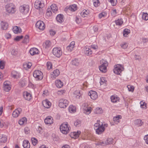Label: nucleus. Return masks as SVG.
I'll list each match as a JSON object with an SVG mask.
<instances>
[{
	"label": "nucleus",
	"instance_id": "f257e3e1",
	"mask_svg": "<svg viewBox=\"0 0 148 148\" xmlns=\"http://www.w3.org/2000/svg\"><path fill=\"white\" fill-rule=\"evenodd\" d=\"M94 129L95 130L96 133L98 134H102L105 130V128L103 126V123L100 125L98 122L95 124Z\"/></svg>",
	"mask_w": 148,
	"mask_h": 148
},
{
	"label": "nucleus",
	"instance_id": "f03ea898",
	"mask_svg": "<svg viewBox=\"0 0 148 148\" xmlns=\"http://www.w3.org/2000/svg\"><path fill=\"white\" fill-rule=\"evenodd\" d=\"M71 129L67 123L65 122L62 123L60 126L61 132L64 134H66L69 132Z\"/></svg>",
	"mask_w": 148,
	"mask_h": 148
},
{
	"label": "nucleus",
	"instance_id": "7ed1b4c3",
	"mask_svg": "<svg viewBox=\"0 0 148 148\" xmlns=\"http://www.w3.org/2000/svg\"><path fill=\"white\" fill-rule=\"evenodd\" d=\"M100 62L101 65L99 67V70L102 72H106L107 71V66L108 65V62L103 59L101 60Z\"/></svg>",
	"mask_w": 148,
	"mask_h": 148
},
{
	"label": "nucleus",
	"instance_id": "20e7f679",
	"mask_svg": "<svg viewBox=\"0 0 148 148\" xmlns=\"http://www.w3.org/2000/svg\"><path fill=\"white\" fill-rule=\"evenodd\" d=\"M124 70L123 66L120 64H117L114 66V68L113 69L114 72L116 74L120 75L121 72Z\"/></svg>",
	"mask_w": 148,
	"mask_h": 148
},
{
	"label": "nucleus",
	"instance_id": "39448f33",
	"mask_svg": "<svg viewBox=\"0 0 148 148\" xmlns=\"http://www.w3.org/2000/svg\"><path fill=\"white\" fill-rule=\"evenodd\" d=\"M33 75L36 80H40L43 77L42 73L39 70L34 71L33 73Z\"/></svg>",
	"mask_w": 148,
	"mask_h": 148
},
{
	"label": "nucleus",
	"instance_id": "423d86ee",
	"mask_svg": "<svg viewBox=\"0 0 148 148\" xmlns=\"http://www.w3.org/2000/svg\"><path fill=\"white\" fill-rule=\"evenodd\" d=\"M29 6L28 5H24L21 6L19 8L21 12L24 14H27L29 12Z\"/></svg>",
	"mask_w": 148,
	"mask_h": 148
},
{
	"label": "nucleus",
	"instance_id": "0eeeda50",
	"mask_svg": "<svg viewBox=\"0 0 148 148\" xmlns=\"http://www.w3.org/2000/svg\"><path fill=\"white\" fill-rule=\"evenodd\" d=\"M53 53L56 57L59 58L62 55V52L60 48L56 47L53 49Z\"/></svg>",
	"mask_w": 148,
	"mask_h": 148
},
{
	"label": "nucleus",
	"instance_id": "6e6552de",
	"mask_svg": "<svg viewBox=\"0 0 148 148\" xmlns=\"http://www.w3.org/2000/svg\"><path fill=\"white\" fill-rule=\"evenodd\" d=\"M59 102V106L61 108H65L69 103V101L66 99H60Z\"/></svg>",
	"mask_w": 148,
	"mask_h": 148
},
{
	"label": "nucleus",
	"instance_id": "1a4fd4ad",
	"mask_svg": "<svg viewBox=\"0 0 148 148\" xmlns=\"http://www.w3.org/2000/svg\"><path fill=\"white\" fill-rule=\"evenodd\" d=\"M5 8L7 12L9 13H13L15 12L14 7L12 3L7 4Z\"/></svg>",
	"mask_w": 148,
	"mask_h": 148
},
{
	"label": "nucleus",
	"instance_id": "9d476101",
	"mask_svg": "<svg viewBox=\"0 0 148 148\" xmlns=\"http://www.w3.org/2000/svg\"><path fill=\"white\" fill-rule=\"evenodd\" d=\"M44 6V3L41 2V1H40L38 0H36L35 2L34 7L37 9H39L40 8H42Z\"/></svg>",
	"mask_w": 148,
	"mask_h": 148
},
{
	"label": "nucleus",
	"instance_id": "9b49d317",
	"mask_svg": "<svg viewBox=\"0 0 148 148\" xmlns=\"http://www.w3.org/2000/svg\"><path fill=\"white\" fill-rule=\"evenodd\" d=\"M44 25V23L41 21H38L36 24V27L41 30H43L45 29Z\"/></svg>",
	"mask_w": 148,
	"mask_h": 148
},
{
	"label": "nucleus",
	"instance_id": "f8f14e48",
	"mask_svg": "<svg viewBox=\"0 0 148 148\" xmlns=\"http://www.w3.org/2000/svg\"><path fill=\"white\" fill-rule=\"evenodd\" d=\"M88 95L93 100H95L98 97L97 93L95 91L93 90L90 91L88 93Z\"/></svg>",
	"mask_w": 148,
	"mask_h": 148
},
{
	"label": "nucleus",
	"instance_id": "ddd939ff",
	"mask_svg": "<svg viewBox=\"0 0 148 148\" xmlns=\"http://www.w3.org/2000/svg\"><path fill=\"white\" fill-rule=\"evenodd\" d=\"M21 112V109L20 108H18L13 112L12 115L14 117L16 118L18 116Z\"/></svg>",
	"mask_w": 148,
	"mask_h": 148
},
{
	"label": "nucleus",
	"instance_id": "4468645a",
	"mask_svg": "<svg viewBox=\"0 0 148 148\" xmlns=\"http://www.w3.org/2000/svg\"><path fill=\"white\" fill-rule=\"evenodd\" d=\"M84 107L83 108V109L84 113L87 114H90L91 111V108L90 107H88L87 105L85 104H84Z\"/></svg>",
	"mask_w": 148,
	"mask_h": 148
},
{
	"label": "nucleus",
	"instance_id": "2eb2a0df",
	"mask_svg": "<svg viewBox=\"0 0 148 148\" xmlns=\"http://www.w3.org/2000/svg\"><path fill=\"white\" fill-rule=\"evenodd\" d=\"M53 119L51 116H48L45 119V122L46 124L50 125L53 123Z\"/></svg>",
	"mask_w": 148,
	"mask_h": 148
},
{
	"label": "nucleus",
	"instance_id": "dca6fc26",
	"mask_svg": "<svg viewBox=\"0 0 148 148\" xmlns=\"http://www.w3.org/2000/svg\"><path fill=\"white\" fill-rule=\"evenodd\" d=\"M42 104L44 107L48 108L51 106V103L47 99L43 101Z\"/></svg>",
	"mask_w": 148,
	"mask_h": 148
},
{
	"label": "nucleus",
	"instance_id": "f3484780",
	"mask_svg": "<svg viewBox=\"0 0 148 148\" xmlns=\"http://www.w3.org/2000/svg\"><path fill=\"white\" fill-rule=\"evenodd\" d=\"M84 53L86 55L89 56L91 55L92 53V50L88 47H85L84 48Z\"/></svg>",
	"mask_w": 148,
	"mask_h": 148
},
{
	"label": "nucleus",
	"instance_id": "a211bd4d",
	"mask_svg": "<svg viewBox=\"0 0 148 148\" xmlns=\"http://www.w3.org/2000/svg\"><path fill=\"white\" fill-rule=\"evenodd\" d=\"M29 52L31 55H34L38 54L39 51L36 48H33L30 49L29 50Z\"/></svg>",
	"mask_w": 148,
	"mask_h": 148
},
{
	"label": "nucleus",
	"instance_id": "6ab92c4d",
	"mask_svg": "<svg viewBox=\"0 0 148 148\" xmlns=\"http://www.w3.org/2000/svg\"><path fill=\"white\" fill-rule=\"evenodd\" d=\"M23 96L25 99L28 101H29L32 98L31 95L27 92H25L24 93Z\"/></svg>",
	"mask_w": 148,
	"mask_h": 148
},
{
	"label": "nucleus",
	"instance_id": "aec40b11",
	"mask_svg": "<svg viewBox=\"0 0 148 148\" xmlns=\"http://www.w3.org/2000/svg\"><path fill=\"white\" fill-rule=\"evenodd\" d=\"M60 74L59 70L56 69L53 71V73L51 74V77L52 78H55L56 77L58 76Z\"/></svg>",
	"mask_w": 148,
	"mask_h": 148
},
{
	"label": "nucleus",
	"instance_id": "412c9836",
	"mask_svg": "<svg viewBox=\"0 0 148 148\" xmlns=\"http://www.w3.org/2000/svg\"><path fill=\"white\" fill-rule=\"evenodd\" d=\"M75 42L74 41L71 42L69 46L67 47V49L69 51H71L75 47Z\"/></svg>",
	"mask_w": 148,
	"mask_h": 148
},
{
	"label": "nucleus",
	"instance_id": "4be33fe9",
	"mask_svg": "<svg viewBox=\"0 0 148 148\" xmlns=\"http://www.w3.org/2000/svg\"><path fill=\"white\" fill-rule=\"evenodd\" d=\"M66 8V9H67L68 10H70L72 12L75 11L77 9L76 5L75 4L71 5L69 7H67Z\"/></svg>",
	"mask_w": 148,
	"mask_h": 148
},
{
	"label": "nucleus",
	"instance_id": "5701e85b",
	"mask_svg": "<svg viewBox=\"0 0 148 148\" xmlns=\"http://www.w3.org/2000/svg\"><path fill=\"white\" fill-rule=\"evenodd\" d=\"M1 29L3 30H6L8 27V24L7 23L4 21H1Z\"/></svg>",
	"mask_w": 148,
	"mask_h": 148
},
{
	"label": "nucleus",
	"instance_id": "b1692460",
	"mask_svg": "<svg viewBox=\"0 0 148 148\" xmlns=\"http://www.w3.org/2000/svg\"><path fill=\"white\" fill-rule=\"evenodd\" d=\"M23 146L24 148H30V144L27 140H25L23 141Z\"/></svg>",
	"mask_w": 148,
	"mask_h": 148
},
{
	"label": "nucleus",
	"instance_id": "393cba45",
	"mask_svg": "<svg viewBox=\"0 0 148 148\" xmlns=\"http://www.w3.org/2000/svg\"><path fill=\"white\" fill-rule=\"evenodd\" d=\"M89 11L88 10H84L80 13L81 16L83 17H86L89 14Z\"/></svg>",
	"mask_w": 148,
	"mask_h": 148
},
{
	"label": "nucleus",
	"instance_id": "a878e982",
	"mask_svg": "<svg viewBox=\"0 0 148 148\" xmlns=\"http://www.w3.org/2000/svg\"><path fill=\"white\" fill-rule=\"evenodd\" d=\"M56 20L58 22L61 23L64 21L63 16L61 14H58L56 17Z\"/></svg>",
	"mask_w": 148,
	"mask_h": 148
},
{
	"label": "nucleus",
	"instance_id": "bb28decb",
	"mask_svg": "<svg viewBox=\"0 0 148 148\" xmlns=\"http://www.w3.org/2000/svg\"><path fill=\"white\" fill-rule=\"evenodd\" d=\"M122 116L121 115H118L114 117L113 118V121L116 124L118 123L119 122V120L121 119Z\"/></svg>",
	"mask_w": 148,
	"mask_h": 148
},
{
	"label": "nucleus",
	"instance_id": "cd10ccee",
	"mask_svg": "<svg viewBox=\"0 0 148 148\" xmlns=\"http://www.w3.org/2000/svg\"><path fill=\"white\" fill-rule=\"evenodd\" d=\"M110 99L111 101L114 103H116L117 101H119V98L114 95L111 96Z\"/></svg>",
	"mask_w": 148,
	"mask_h": 148
},
{
	"label": "nucleus",
	"instance_id": "c85d7f7f",
	"mask_svg": "<svg viewBox=\"0 0 148 148\" xmlns=\"http://www.w3.org/2000/svg\"><path fill=\"white\" fill-rule=\"evenodd\" d=\"M13 30L15 34L20 33L22 31L21 28L19 29V27L16 26H15L13 28Z\"/></svg>",
	"mask_w": 148,
	"mask_h": 148
},
{
	"label": "nucleus",
	"instance_id": "c756f323",
	"mask_svg": "<svg viewBox=\"0 0 148 148\" xmlns=\"http://www.w3.org/2000/svg\"><path fill=\"white\" fill-rule=\"evenodd\" d=\"M71 63L73 65L78 66L79 64V61L78 59H75L72 61Z\"/></svg>",
	"mask_w": 148,
	"mask_h": 148
},
{
	"label": "nucleus",
	"instance_id": "7c9ffc66",
	"mask_svg": "<svg viewBox=\"0 0 148 148\" xmlns=\"http://www.w3.org/2000/svg\"><path fill=\"white\" fill-rule=\"evenodd\" d=\"M7 138L5 135H0V142L5 143L6 142Z\"/></svg>",
	"mask_w": 148,
	"mask_h": 148
},
{
	"label": "nucleus",
	"instance_id": "2f4dec72",
	"mask_svg": "<svg viewBox=\"0 0 148 148\" xmlns=\"http://www.w3.org/2000/svg\"><path fill=\"white\" fill-rule=\"evenodd\" d=\"M56 84L57 87L61 88L63 86V83L60 80H58L56 81Z\"/></svg>",
	"mask_w": 148,
	"mask_h": 148
},
{
	"label": "nucleus",
	"instance_id": "473e14b6",
	"mask_svg": "<svg viewBox=\"0 0 148 148\" xmlns=\"http://www.w3.org/2000/svg\"><path fill=\"white\" fill-rule=\"evenodd\" d=\"M32 65V63L30 62L28 63H25L23 64V66L24 68L27 70V68L28 69L30 68Z\"/></svg>",
	"mask_w": 148,
	"mask_h": 148
},
{
	"label": "nucleus",
	"instance_id": "72a5a7b5",
	"mask_svg": "<svg viewBox=\"0 0 148 148\" xmlns=\"http://www.w3.org/2000/svg\"><path fill=\"white\" fill-rule=\"evenodd\" d=\"M51 10L54 13L57 11L58 8L56 7L55 4H53L51 6Z\"/></svg>",
	"mask_w": 148,
	"mask_h": 148
},
{
	"label": "nucleus",
	"instance_id": "f704fd0d",
	"mask_svg": "<svg viewBox=\"0 0 148 148\" xmlns=\"http://www.w3.org/2000/svg\"><path fill=\"white\" fill-rule=\"evenodd\" d=\"M12 77L15 78H19L20 76L19 74L18 73L15 71H13L12 73Z\"/></svg>",
	"mask_w": 148,
	"mask_h": 148
},
{
	"label": "nucleus",
	"instance_id": "c9c22d12",
	"mask_svg": "<svg viewBox=\"0 0 148 148\" xmlns=\"http://www.w3.org/2000/svg\"><path fill=\"white\" fill-rule=\"evenodd\" d=\"M69 110L71 113H74L76 111V108L75 107L71 105L69 106Z\"/></svg>",
	"mask_w": 148,
	"mask_h": 148
},
{
	"label": "nucleus",
	"instance_id": "e433bc0d",
	"mask_svg": "<svg viewBox=\"0 0 148 148\" xmlns=\"http://www.w3.org/2000/svg\"><path fill=\"white\" fill-rule=\"evenodd\" d=\"M113 139L112 138H108L107 139L106 141L105 142V145H107L112 144L113 142Z\"/></svg>",
	"mask_w": 148,
	"mask_h": 148
},
{
	"label": "nucleus",
	"instance_id": "4c0bfd02",
	"mask_svg": "<svg viewBox=\"0 0 148 148\" xmlns=\"http://www.w3.org/2000/svg\"><path fill=\"white\" fill-rule=\"evenodd\" d=\"M115 23L116 25H121L123 23L122 19H118L115 21Z\"/></svg>",
	"mask_w": 148,
	"mask_h": 148
},
{
	"label": "nucleus",
	"instance_id": "58836bf2",
	"mask_svg": "<svg viewBox=\"0 0 148 148\" xmlns=\"http://www.w3.org/2000/svg\"><path fill=\"white\" fill-rule=\"evenodd\" d=\"M130 33V29H125L123 31V35L125 37H126L128 34Z\"/></svg>",
	"mask_w": 148,
	"mask_h": 148
},
{
	"label": "nucleus",
	"instance_id": "ea45409f",
	"mask_svg": "<svg viewBox=\"0 0 148 148\" xmlns=\"http://www.w3.org/2000/svg\"><path fill=\"white\" fill-rule=\"evenodd\" d=\"M27 121V119L25 117H24L18 121V123L20 125H23L25 122Z\"/></svg>",
	"mask_w": 148,
	"mask_h": 148
},
{
	"label": "nucleus",
	"instance_id": "a19ab883",
	"mask_svg": "<svg viewBox=\"0 0 148 148\" xmlns=\"http://www.w3.org/2000/svg\"><path fill=\"white\" fill-rule=\"evenodd\" d=\"M51 42L48 40H47L45 43V48H49L51 46Z\"/></svg>",
	"mask_w": 148,
	"mask_h": 148
},
{
	"label": "nucleus",
	"instance_id": "79ce46f5",
	"mask_svg": "<svg viewBox=\"0 0 148 148\" xmlns=\"http://www.w3.org/2000/svg\"><path fill=\"white\" fill-rule=\"evenodd\" d=\"M105 143L101 140L95 143L96 145H100L101 146H104L105 145Z\"/></svg>",
	"mask_w": 148,
	"mask_h": 148
},
{
	"label": "nucleus",
	"instance_id": "37998d69",
	"mask_svg": "<svg viewBox=\"0 0 148 148\" xmlns=\"http://www.w3.org/2000/svg\"><path fill=\"white\" fill-rule=\"evenodd\" d=\"M29 41V36L27 35H26L24 38L23 40V41L22 42L23 43H27Z\"/></svg>",
	"mask_w": 148,
	"mask_h": 148
},
{
	"label": "nucleus",
	"instance_id": "c03bdc74",
	"mask_svg": "<svg viewBox=\"0 0 148 148\" xmlns=\"http://www.w3.org/2000/svg\"><path fill=\"white\" fill-rule=\"evenodd\" d=\"M11 89V87L10 85L4 86H3V89L4 91L6 92L9 91Z\"/></svg>",
	"mask_w": 148,
	"mask_h": 148
},
{
	"label": "nucleus",
	"instance_id": "a18cd8bd",
	"mask_svg": "<svg viewBox=\"0 0 148 148\" xmlns=\"http://www.w3.org/2000/svg\"><path fill=\"white\" fill-rule=\"evenodd\" d=\"M95 113L97 114H100L102 113V109L100 108H97L95 111Z\"/></svg>",
	"mask_w": 148,
	"mask_h": 148
},
{
	"label": "nucleus",
	"instance_id": "49530a36",
	"mask_svg": "<svg viewBox=\"0 0 148 148\" xmlns=\"http://www.w3.org/2000/svg\"><path fill=\"white\" fill-rule=\"evenodd\" d=\"M74 94L75 95H77L75 96L77 98H79L81 96V94H80V91L79 90H76L74 92Z\"/></svg>",
	"mask_w": 148,
	"mask_h": 148
},
{
	"label": "nucleus",
	"instance_id": "de8ad7c7",
	"mask_svg": "<svg viewBox=\"0 0 148 148\" xmlns=\"http://www.w3.org/2000/svg\"><path fill=\"white\" fill-rule=\"evenodd\" d=\"M81 123V121L79 120H77L74 122V124L77 127H79Z\"/></svg>",
	"mask_w": 148,
	"mask_h": 148
},
{
	"label": "nucleus",
	"instance_id": "09e8293b",
	"mask_svg": "<svg viewBox=\"0 0 148 148\" xmlns=\"http://www.w3.org/2000/svg\"><path fill=\"white\" fill-rule=\"evenodd\" d=\"M93 0V4L94 5L95 7H97L98 5L99 4V0Z\"/></svg>",
	"mask_w": 148,
	"mask_h": 148
},
{
	"label": "nucleus",
	"instance_id": "8fccbe9b",
	"mask_svg": "<svg viewBox=\"0 0 148 148\" xmlns=\"http://www.w3.org/2000/svg\"><path fill=\"white\" fill-rule=\"evenodd\" d=\"M142 18L143 19L145 20H148V14L147 13H144L143 14L142 16Z\"/></svg>",
	"mask_w": 148,
	"mask_h": 148
},
{
	"label": "nucleus",
	"instance_id": "3c124183",
	"mask_svg": "<svg viewBox=\"0 0 148 148\" xmlns=\"http://www.w3.org/2000/svg\"><path fill=\"white\" fill-rule=\"evenodd\" d=\"M32 140L33 145H36L37 143V140L35 138H32Z\"/></svg>",
	"mask_w": 148,
	"mask_h": 148
},
{
	"label": "nucleus",
	"instance_id": "603ef678",
	"mask_svg": "<svg viewBox=\"0 0 148 148\" xmlns=\"http://www.w3.org/2000/svg\"><path fill=\"white\" fill-rule=\"evenodd\" d=\"M108 1L110 2L112 5L114 6L117 3V0H108Z\"/></svg>",
	"mask_w": 148,
	"mask_h": 148
},
{
	"label": "nucleus",
	"instance_id": "864d4df0",
	"mask_svg": "<svg viewBox=\"0 0 148 148\" xmlns=\"http://www.w3.org/2000/svg\"><path fill=\"white\" fill-rule=\"evenodd\" d=\"M23 37V36H17L15 38H14V40L16 41H19L21 39H22Z\"/></svg>",
	"mask_w": 148,
	"mask_h": 148
},
{
	"label": "nucleus",
	"instance_id": "5fc2aeb1",
	"mask_svg": "<svg viewBox=\"0 0 148 148\" xmlns=\"http://www.w3.org/2000/svg\"><path fill=\"white\" fill-rule=\"evenodd\" d=\"M135 123L136 124H139L140 126H141L143 124V122L140 120L137 119L135 121Z\"/></svg>",
	"mask_w": 148,
	"mask_h": 148
},
{
	"label": "nucleus",
	"instance_id": "6e6d98bb",
	"mask_svg": "<svg viewBox=\"0 0 148 148\" xmlns=\"http://www.w3.org/2000/svg\"><path fill=\"white\" fill-rule=\"evenodd\" d=\"M47 68L49 70L52 68V64L50 62H48L47 64Z\"/></svg>",
	"mask_w": 148,
	"mask_h": 148
},
{
	"label": "nucleus",
	"instance_id": "4d7b16f0",
	"mask_svg": "<svg viewBox=\"0 0 148 148\" xmlns=\"http://www.w3.org/2000/svg\"><path fill=\"white\" fill-rule=\"evenodd\" d=\"M4 62L3 61H0V68L1 69H3L4 68Z\"/></svg>",
	"mask_w": 148,
	"mask_h": 148
},
{
	"label": "nucleus",
	"instance_id": "13d9d810",
	"mask_svg": "<svg viewBox=\"0 0 148 148\" xmlns=\"http://www.w3.org/2000/svg\"><path fill=\"white\" fill-rule=\"evenodd\" d=\"M106 81L105 79V78L103 77H102L100 79V84L101 85H102L104 83H106Z\"/></svg>",
	"mask_w": 148,
	"mask_h": 148
},
{
	"label": "nucleus",
	"instance_id": "bf43d9fd",
	"mask_svg": "<svg viewBox=\"0 0 148 148\" xmlns=\"http://www.w3.org/2000/svg\"><path fill=\"white\" fill-rule=\"evenodd\" d=\"M116 14V9L113 10L111 11V14L113 16H115Z\"/></svg>",
	"mask_w": 148,
	"mask_h": 148
},
{
	"label": "nucleus",
	"instance_id": "052dcab7",
	"mask_svg": "<svg viewBox=\"0 0 148 148\" xmlns=\"http://www.w3.org/2000/svg\"><path fill=\"white\" fill-rule=\"evenodd\" d=\"M19 85L21 87H23L25 85V81L23 80H21L19 82Z\"/></svg>",
	"mask_w": 148,
	"mask_h": 148
},
{
	"label": "nucleus",
	"instance_id": "680f3d73",
	"mask_svg": "<svg viewBox=\"0 0 148 148\" xmlns=\"http://www.w3.org/2000/svg\"><path fill=\"white\" fill-rule=\"evenodd\" d=\"M127 87L129 91H133L134 90V88L133 86L130 85H128L127 86Z\"/></svg>",
	"mask_w": 148,
	"mask_h": 148
},
{
	"label": "nucleus",
	"instance_id": "e2e57ef3",
	"mask_svg": "<svg viewBox=\"0 0 148 148\" xmlns=\"http://www.w3.org/2000/svg\"><path fill=\"white\" fill-rule=\"evenodd\" d=\"M128 45L127 43H125L124 44H123L122 45H121V47L124 49H125L126 48L128 47Z\"/></svg>",
	"mask_w": 148,
	"mask_h": 148
},
{
	"label": "nucleus",
	"instance_id": "0e129e2a",
	"mask_svg": "<svg viewBox=\"0 0 148 148\" xmlns=\"http://www.w3.org/2000/svg\"><path fill=\"white\" fill-rule=\"evenodd\" d=\"M106 15V13L104 12L100 13L99 15V17L100 18H102L104 16Z\"/></svg>",
	"mask_w": 148,
	"mask_h": 148
},
{
	"label": "nucleus",
	"instance_id": "69168bd1",
	"mask_svg": "<svg viewBox=\"0 0 148 148\" xmlns=\"http://www.w3.org/2000/svg\"><path fill=\"white\" fill-rule=\"evenodd\" d=\"M144 139L146 143L148 144V134L145 136L144 137Z\"/></svg>",
	"mask_w": 148,
	"mask_h": 148
},
{
	"label": "nucleus",
	"instance_id": "338daca9",
	"mask_svg": "<svg viewBox=\"0 0 148 148\" xmlns=\"http://www.w3.org/2000/svg\"><path fill=\"white\" fill-rule=\"evenodd\" d=\"M65 92V90H61L60 91H59L58 92V93L59 95H61L62 94H63Z\"/></svg>",
	"mask_w": 148,
	"mask_h": 148
},
{
	"label": "nucleus",
	"instance_id": "774afa93",
	"mask_svg": "<svg viewBox=\"0 0 148 148\" xmlns=\"http://www.w3.org/2000/svg\"><path fill=\"white\" fill-rule=\"evenodd\" d=\"M11 36V35L9 33H6L5 35V37L7 39L10 38Z\"/></svg>",
	"mask_w": 148,
	"mask_h": 148
}]
</instances>
